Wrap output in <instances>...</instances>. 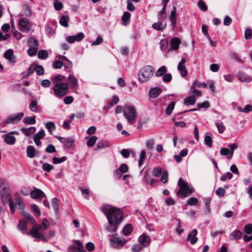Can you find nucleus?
Wrapping results in <instances>:
<instances>
[{"mask_svg":"<svg viewBox=\"0 0 252 252\" xmlns=\"http://www.w3.org/2000/svg\"><path fill=\"white\" fill-rule=\"evenodd\" d=\"M64 79V76L60 74L54 76L51 78L52 83L54 85L52 89L54 94L57 97L64 96L69 92L67 84L63 82Z\"/></svg>","mask_w":252,"mask_h":252,"instance_id":"obj_1","label":"nucleus"},{"mask_svg":"<svg viewBox=\"0 0 252 252\" xmlns=\"http://www.w3.org/2000/svg\"><path fill=\"white\" fill-rule=\"evenodd\" d=\"M101 210L106 216L109 224L120 223L123 219V214L120 210L109 205H103Z\"/></svg>","mask_w":252,"mask_h":252,"instance_id":"obj_2","label":"nucleus"},{"mask_svg":"<svg viewBox=\"0 0 252 252\" xmlns=\"http://www.w3.org/2000/svg\"><path fill=\"white\" fill-rule=\"evenodd\" d=\"M178 186L179 189L176 194L179 197H186L190 195L193 192V188L181 178L179 179Z\"/></svg>","mask_w":252,"mask_h":252,"instance_id":"obj_3","label":"nucleus"},{"mask_svg":"<svg viewBox=\"0 0 252 252\" xmlns=\"http://www.w3.org/2000/svg\"><path fill=\"white\" fill-rule=\"evenodd\" d=\"M154 68L151 65L143 66L138 73V79L142 82H146L153 75Z\"/></svg>","mask_w":252,"mask_h":252,"instance_id":"obj_4","label":"nucleus"},{"mask_svg":"<svg viewBox=\"0 0 252 252\" xmlns=\"http://www.w3.org/2000/svg\"><path fill=\"white\" fill-rule=\"evenodd\" d=\"M124 116L130 125L135 122L137 114L136 109L132 106L126 105L124 109Z\"/></svg>","mask_w":252,"mask_h":252,"instance_id":"obj_5","label":"nucleus"},{"mask_svg":"<svg viewBox=\"0 0 252 252\" xmlns=\"http://www.w3.org/2000/svg\"><path fill=\"white\" fill-rule=\"evenodd\" d=\"M53 67L56 69H59L63 66L67 68H71L72 67V63L66 57L64 56H57L55 58V60L53 62Z\"/></svg>","mask_w":252,"mask_h":252,"instance_id":"obj_6","label":"nucleus"},{"mask_svg":"<svg viewBox=\"0 0 252 252\" xmlns=\"http://www.w3.org/2000/svg\"><path fill=\"white\" fill-rule=\"evenodd\" d=\"M0 196L4 203L11 200L10 187L7 181H2L0 185Z\"/></svg>","mask_w":252,"mask_h":252,"instance_id":"obj_7","label":"nucleus"},{"mask_svg":"<svg viewBox=\"0 0 252 252\" xmlns=\"http://www.w3.org/2000/svg\"><path fill=\"white\" fill-rule=\"evenodd\" d=\"M15 201L18 206L19 209L21 210L20 213L24 217L26 220L29 221L31 224H35V220L28 213L24 211L25 206L21 197L19 196H17L15 198Z\"/></svg>","mask_w":252,"mask_h":252,"instance_id":"obj_8","label":"nucleus"},{"mask_svg":"<svg viewBox=\"0 0 252 252\" xmlns=\"http://www.w3.org/2000/svg\"><path fill=\"white\" fill-rule=\"evenodd\" d=\"M24 116V114L23 112L19 113L16 115H11L1 123V125L5 126L8 124H16L21 120Z\"/></svg>","mask_w":252,"mask_h":252,"instance_id":"obj_9","label":"nucleus"},{"mask_svg":"<svg viewBox=\"0 0 252 252\" xmlns=\"http://www.w3.org/2000/svg\"><path fill=\"white\" fill-rule=\"evenodd\" d=\"M19 134L18 131H12L7 134L2 135V137L6 144L9 145H13L15 143L16 139L15 137L13 136L12 134L19 135Z\"/></svg>","mask_w":252,"mask_h":252,"instance_id":"obj_10","label":"nucleus"},{"mask_svg":"<svg viewBox=\"0 0 252 252\" xmlns=\"http://www.w3.org/2000/svg\"><path fill=\"white\" fill-rule=\"evenodd\" d=\"M112 246L115 248H119L125 245L126 240L125 239H121L116 235H112L110 238Z\"/></svg>","mask_w":252,"mask_h":252,"instance_id":"obj_11","label":"nucleus"},{"mask_svg":"<svg viewBox=\"0 0 252 252\" xmlns=\"http://www.w3.org/2000/svg\"><path fill=\"white\" fill-rule=\"evenodd\" d=\"M18 25L20 29L24 32H28L31 27L30 21L26 18H22L19 19Z\"/></svg>","mask_w":252,"mask_h":252,"instance_id":"obj_12","label":"nucleus"},{"mask_svg":"<svg viewBox=\"0 0 252 252\" xmlns=\"http://www.w3.org/2000/svg\"><path fill=\"white\" fill-rule=\"evenodd\" d=\"M49 226V223L47 219H44L41 224L34 225L31 231L41 232L47 229Z\"/></svg>","mask_w":252,"mask_h":252,"instance_id":"obj_13","label":"nucleus"},{"mask_svg":"<svg viewBox=\"0 0 252 252\" xmlns=\"http://www.w3.org/2000/svg\"><path fill=\"white\" fill-rule=\"evenodd\" d=\"M31 197L34 199H42L43 197H46L44 193L40 189L33 188L30 192Z\"/></svg>","mask_w":252,"mask_h":252,"instance_id":"obj_14","label":"nucleus"},{"mask_svg":"<svg viewBox=\"0 0 252 252\" xmlns=\"http://www.w3.org/2000/svg\"><path fill=\"white\" fill-rule=\"evenodd\" d=\"M67 87L71 89L76 88L78 86V82L77 78L72 74H70L67 78Z\"/></svg>","mask_w":252,"mask_h":252,"instance_id":"obj_15","label":"nucleus"},{"mask_svg":"<svg viewBox=\"0 0 252 252\" xmlns=\"http://www.w3.org/2000/svg\"><path fill=\"white\" fill-rule=\"evenodd\" d=\"M3 56L10 63H14L16 62V58L14 55V52L12 49H9L6 51Z\"/></svg>","mask_w":252,"mask_h":252,"instance_id":"obj_16","label":"nucleus"},{"mask_svg":"<svg viewBox=\"0 0 252 252\" xmlns=\"http://www.w3.org/2000/svg\"><path fill=\"white\" fill-rule=\"evenodd\" d=\"M138 241L143 247H146L150 245L151 239L149 236L143 234L139 237Z\"/></svg>","mask_w":252,"mask_h":252,"instance_id":"obj_17","label":"nucleus"},{"mask_svg":"<svg viewBox=\"0 0 252 252\" xmlns=\"http://www.w3.org/2000/svg\"><path fill=\"white\" fill-rule=\"evenodd\" d=\"M186 60L183 59L178 65V70L180 71L181 76L185 77L187 75L188 72L185 67Z\"/></svg>","mask_w":252,"mask_h":252,"instance_id":"obj_18","label":"nucleus"},{"mask_svg":"<svg viewBox=\"0 0 252 252\" xmlns=\"http://www.w3.org/2000/svg\"><path fill=\"white\" fill-rule=\"evenodd\" d=\"M197 234V231L196 229H194L192 230L188 235V240L192 245L195 244L197 241L198 239L196 237Z\"/></svg>","mask_w":252,"mask_h":252,"instance_id":"obj_19","label":"nucleus"},{"mask_svg":"<svg viewBox=\"0 0 252 252\" xmlns=\"http://www.w3.org/2000/svg\"><path fill=\"white\" fill-rule=\"evenodd\" d=\"M27 234L32 236L33 238L39 239L43 242H47V241L45 236L41 232L31 231L28 232Z\"/></svg>","mask_w":252,"mask_h":252,"instance_id":"obj_20","label":"nucleus"},{"mask_svg":"<svg viewBox=\"0 0 252 252\" xmlns=\"http://www.w3.org/2000/svg\"><path fill=\"white\" fill-rule=\"evenodd\" d=\"M169 18L171 22V26L173 29H175L177 24L176 8L173 7V10L171 11Z\"/></svg>","mask_w":252,"mask_h":252,"instance_id":"obj_21","label":"nucleus"},{"mask_svg":"<svg viewBox=\"0 0 252 252\" xmlns=\"http://www.w3.org/2000/svg\"><path fill=\"white\" fill-rule=\"evenodd\" d=\"M162 92V89L158 87L151 88L149 92V96L151 98H156L158 97Z\"/></svg>","mask_w":252,"mask_h":252,"instance_id":"obj_22","label":"nucleus"},{"mask_svg":"<svg viewBox=\"0 0 252 252\" xmlns=\"http://www.w3.org/2000/svg\"><path fill=\"white\" fill-rule=\"evenodd\" d=\"M70 21V18L68 15H62L59 20V23L61 26L64 28H67L69 26L68 22Z\"/></svg>","mask_w":252,"mask_h":252,"instance_id":"obj_23","label":"nucleus"},{"mask_svg":"<svg viewBox=\"0 0 252 252\" xmlns=\"http://www.w3.org/2000/svg\"><path fill=\"white\" fill-rule=\"evenodd\" d=\"M197 83V80H194L192 87L190 89V93L192 94V96L194 98L196 96H200L201 95V92L198 90H197L195 89V84Z\"/></svg>","mask_w":252,"mask_h":252,"instance_id":"obj_24","label":"nucleus"},{"mask_svg":"<svg viewBox=\"0 0 252 252\" xmlns=\"http://www.w3.org/2000/svg\"><path fill=\"white\" fill-rule=\"evenodd\" d=\"M32 12L30 7L28 5H25L23 7L22 11L20 13V16L22 17H31Z\"/></svg>","mask_w":252,"mask_h":252,"instance_id":"obj_25","label":"nucleus"},{"mask_svg":"<svg viewBox=\"0 0 252 252\" xmlns=\"http://www.w3.org/2000/svg\"><path fill=\"white\" fill-rule=\"evenodd\" d=\"M242 236V232L240 230H235L230 234L229 239L230 240H237L240 239Z\"/></svg>","mask_w":252,"mask_h":252,"instance_id":"obj_26","label":"nucleus"},{"mask_svg":"<svg viewBox=\"0 0 252 252\" xmlns=\"http://www.w3.org/2000/svg\"><path fill=\"white\" fill-rule=\"evenodd\" d=\"M181 43L180 40L177 37L173 38L170 40V46L171 49L176 50L178 49Z\"/></svg>","mask_w":252,"mask_h":252,"instance_id":"obj_27","label":"nucleus"},{"mask_svg":"<svg viewBox=\"0 0 252 252\" xmlns=\"http://www.w3.org/2000/svg\"><path fill=\"white\" fill-rule=\"evenodd\" d=\"M18 229L21 231L23 234H26L27 230V222L24 220H20L18 225Z\"/></svg>","mask_w":252,"mask_h":252,"instance_id":"obj_28","label":"nucleus"},{"mask_svg":"<svg viewBox=\"0 0 252 252\" xmlns=\"http://www.w3.org/2000/svg\"><path fill=\"white\" fill-rule=\"evenodd\" d=\"M238 78L241 82H250L251 80V78L250 76L241 71L239 72Z\"/></svg>","mask_w":252,"mask_h":252,"instance_id":"obj_29","label":"nucleus"},{"mask_svg":"<svg viewBox=\"0 0 252 252\" xmlns=\"http://www.w3.org/2000/svg\"><path fill=\"white\" fill-rule=\"evenodd\" d=\"M36 128L32 126L29 128H22L21 131L25 135L30 136L31 134L34 133L35 132Z\"/></svg>","mask_w":252,"mask_h":252,"instance_id":"obj_30","label":"nucleus"},{"mask_svg":"<svg viewBox=\"0 0 252 252\" xmlns=\"http://www.w3.org/2000/svg\"><path fill=\"white\" fill-rule=\"evenodd\" d=\"M121 154L124 158H127L130 155L135 157V153L132 150L124 149L121 150Z\"/></svg>","mask_w":252,"mask_h":252,"instance_id":"obj_31","label":"nucleus"},{"mask_svg":"<svg viewBox=\"0 0 252 252\" xmlns=\"http://www.w3.org/2000/svg\"><path fill=\"white\" fill-rule=\"evenodd\" d=\"M220 154L221 156H226L228 159L231 158L233 156L232 152H231L230 150L227 148H222L220 151Z\"/></svg>","mask_w":252,"mask_h":252,"instance_id":"obj_32","label":"nucleus"},{"mask_svg":"<svg viewBox=\"0 0 252 252\" xmlns=\"http://www.w3.org/2000/svg\"><path fill=\"white\" fill-rule=\"evenodd\" d=\"M74 245L75 246H72L70 247V250L76 249L77 252H80L84 249L82 243L78 240L75 241Z\"/></svg>","mask_w":252,"mask_h":252,"instance_id":"obj_33","label":"nucleus"},{"mask_svg":"<svg viewBox=\"0 0 252 252\" xmlns=\"http://www.w3.org/2000/svg\"><path fill=\"white\" fill-rule=\"evenodd\" d=\"M36 117L35 116L32 117H26L23 119V122L26 124L33 125L36 123Z\"/></svg>","mask_w":252,"mask_h":252,"instance_id":"obj_34","label":"nucleus"},{"mask_svg":"<svg viewBox=\"0 0 252 252\" xmlns=\"http://www.w3.org/2000/svg\"><path fill=\"white\" fill-rule=\"evenodd\" d=\"M35 149L33 146H29L27 149V155L30 158H33L35 156Z\"/></svg>","mask_w":252,"mask_h":252,"instance_id":"obj_35","label":"nucleus"},{"mask_svg":"<svg viewBox=\"0 0 252 252\" xmlns=\"http://www.w3.org/2000/svg\"><path fill=\"white\" fill-rule=\"evenodd\" d=\"M196 102V99L192 96H189L184 100V104L186 105H193Z\"/></svg>","mask_w":252,"mask_h":252,"instance_id":"obj_36","label":"nucleus"},{"mask_svg":"<svg viewBox=\"0 0 252 252\" xmlns=\"http://www.w3.org/2000/svg\"><path fill=\"white\" fill-rule=\"evenodd\" d=\"M119 223H114L112 224H109V225L106 227V229L109 232H116L118 227L117 225Z\"/></svg>","mask_w":252,"mask_h":252,"instance_id":"obj_37","label":"nucleus"},{"mask_svg":"<svg viewBox=\"0 0 252 252\" xmlns=\"http://www.w3.org/2000/svg\"><path fill=\"white\" fill-rule=\"evenodd\" d=\"M110 145V144L108 142L101 141L97 144L96 147L97 149H102L105 148L109 147Z\"/></svg>","mask_w":252,"mask_h":252,"instance_id":"obj_38","label":"nucleus"},{"mask_svg":"<svg viewBox=\"0 0 252 252\" xmlns=\"http://www.w3.org/2000/svg\"><path fill=\"white\" fill-rule=\"evenodd\" d=\"M166 26V24H163L161 23H155L153 24L152 27L155 30L158 31H162L165 28Z\"/></svg>","mask_w":252,"mask_h":252,"instance_id":"obj_39","label":"nucleus"},{"mask_svg":"<svg viewBox=\"0 0 252 252\" xmlns=\"http://www.w3.org/2000/svg\"><path fill=\"white\" fill-rule=\"evenodd\" d=\"M45 126L48 129L49 132L51 134H52L53 131H54L56 128V126L54 123L52 122L47 123L45 125Z\"/></svg>","mask_w":252,"mask_h":252,"instance_id":"obj_40","label":"nucleus"},{"mask_svg":"<svg viewBox=\"0 0 252 252\" xmlns=\"http://www.w3.org/2000/svg\"><path fill=\"white\" fill-rule=\"evenodd\" d=\"M132 226L131 224H128L126 225L123 228V233L125 235H128L132 231Z\"/></svg>","mask_w":252,"mask_h":252,"instance_id":"obj_41","label":"nucleus"},{"mask_svg":"<svg viewBox=\"0 0 252 252\" xmlns=\"http://www.w3.org/2000/svg\"><path fill=\"white\" fill-rule=\"evenodd\" d=\"M145 178L146 182L147 183L149 184L152 186H154L158 182L157 180H155L154 179L152 178L148 174L145 175Z\"/></svg>","mask_w":252,"mask_h":252,"instance_id":"obj_42","label":"nucleus"},{"mask_svg":"<svg viewBox=\"0 0 252 252\" xmlns=\"http://www.w3.org/2000/svg\"><path fill=\"white\" fill-rule=\"evenodd\" d=\"M167 71L166 68L165 66L160 67L156 72V75L157 77L161 76L164 75Z\"/></svg>","mask_w":252,"mask_h":252,"instance_id":"obj_43","label":"nucleus"},{"mask_svg":"<svg viewBox=\"0 0 252 252\" xmlns=\"http://www.w3.org/2000/svg\"><path fill=\"white\" fill-rule=\"evenodd\" d=\"M130 17V14L128 12L126 11L124 12L122 17V20L124 22V25H126L128 23V21L129 20Z\"/></svg>","mask_w":252,"mask_h":252,"instance_id":"obj_44","label":"nucleus"},{"mask_svg":"<svg viewBox=\"0 0 252 252\" xmlns=\"http://www.w3.org/2000/svg\"><path fill=\"white\" fill-rule=\"evenodd\" d=\"M146 157V151L142 150L140 152L139 158L138 160L139 166H140L143 164V161L145 160Z\"/></svg>","mask_w":252,"mask_h":252,"instance_id":"obj_45","label":"nucleus"},{"mask_svg":"<svg viewBox=\"0 0 252 252\" xmlns=\"http://www.w3.org/2000/svg\"><path fill=\"white\" fill-rule=\"evenodd\" d=\"M48 56V53L47 51L41 50L38 53V57L41 59H45Z\"/></svg>","mask_w":252,"mask_h":252,"instance_id":"obj_46","label":"nucleus"},{"mask_svg":"<svg viewBox=\"0 0 252 252\" xmlns=\"http://www.w3.org/2000/svg\"><path fill=\"white\" fill-rule=\"evenodd\" d=\"M175 102L174 101L172 102L171 103L169 104V105L167 106V107L166 109V114L167 115H170L175 107Z\"/></svg>","mask_w":252,"mask_h":252,"instance_id":"obj_47","label":"nucleus"},{"mask_svg":"<svg viewBox=\"0 0 252 252\" xmlns=\"http://www.w3.org/2000/svg\"><path fill=\"white\" fill-rule=\"evenodd\" d=\"M216 125L220 133H222L225 130V126L222 122H217Z\"/></svg>","mask_w":252,"mask_h":252,"instance_id":"obj_48","label":"nucleus"},{"mask_svg":"<svg viewBox=\"0 0 252 252\" xmlns=\"http://www.w3.org/2000/svg\"><path fill=\"white\" fill-rule=\"evenodd\" d=\"M97 139V137L96 136H92L88 140V142H87V146L88 147H92L93 146L96 140Z\"/></svg>","mask_w":252,"mask_h":252,"instance_id":"obj_49","label":"nucleus"},{"mask_svg":"<svg viewBox=\"0 0 252 252\" xmlns=\"http://www.w3.org/2000/svg\"><path fill=\"white\" fill-rule=\"evenodd\" d=\"M30 109L34 112H36L37 111V101L35 100H33L31 104H30Z\"/></svg>","mask_w":252,"mask_h":252,"instance_id":"obj_50","label":"nucleus"},{"mask_svg":"<svg viewBox=\"0 0 252 252\" xmlns=\"http://www.w3.org/2000/svg\"><path fill=\"white\" fill-rule=\"evenodd\" d=\"M204 143L208 147H211L212 146V139L211 135H205L204 137Z\"/></svg>","mask_w":252,"mask_h":252,"instance_id":"obj_51","label":"nucleus"},{"mask_svg":"<svg viewBox=\"0 0 252 252\" xmlns=\"http://www.w3.org/2000/svg\"><path fill=\"white\" fill-rule=\"evenodd\" d=\"M67 158L66 157H63L61 158L54 157L53 158V162L54 164H58L65 161Z\"/></svg>","mask_w":252,"mask_h":252,"instance_id":"obj_52","label":"nucleus"},{"mask_svg":"<svg viewBox=\"0 0 252 252\" xmlns=\"http://www.w3.org/2000/svg\"><path fill=\"white\" fill-rule=\"evenodd\" d=\"M162 169L160 168H155L153 169L152 173L153 176L156 177H159L162 174Z\"/></svg>","mask_w":252,"mask_h":252,"instance_id":"obj_53","label":"nucleus"},{"mask_svg":"<svg viewBox=\"0 0 252 252\" xmlns=\"http://www.w3.org/2000/svg\"><path fill=\"white\" fill-rule=\"evenodd\" d=\"M232 178V174L231 173L228 172L223 175H222L220 177V180L222 181H225L227 180H230Z\"/></svg>","mask_w":252,"mask_h":252,"instance_id":"obj_54","label":"nucleus"},{"mask_svg":"<svg viewBox=\"0 0 252 252\" xmlns=\"http://www.w3.org/2000/svg\"><path fill=\"white\" fill-rule=\"evenodd\" d=\"M73 140L72 139L68 138L66 139L64 143V146L66 148H70L72 146L73 144Z\"/></svg>","mask_w":252,"mask_h":252,"instance_id":"obj_55","label":"nucleus"},{"mask_svg":"<svg viewBox=\"0 0 252 252\" xmlns=\"http://www.w3.org/2000/svg\"><path fill=\"white\" fill-rule=\"evenodd\" d=\"M42 168L44 171L49 172L51 170L53 169L54 167L49 163H44L42 164Z\"/></svg>","mask_w":252,"mask_h":252,"instance_id":"obj_56","label":"nucleus"},{"mask_svg":"<svg viewBox=\"0 0 252 252\" xmlns=\"http://www.w3.org/2000/svg\"><path fill=\"white\" fill-rule=\"evenodd\" d=\"M166 6H163L162 9H161V10L160 11V12H159V13L158 15V17L159 20L162 21L164 19L165 17L163 15L166 13Z\"/></svg>","mask_w":252,"mask_h":252,"instance_id":"obj_57","label":"nucleus"},{"mask_svg":"<svg viewBox=\"0 0 252 252\" xmlns=\"http://www.w3.org/2000/svg\"><path fill=\"white\" fill-rule=\"evenodd\" d=\"M245 37L249 39L252 38V30L251 28H247L245 31Z\"/></svg>","mask_w":252,"mask_h":252,"instance_id":"obj_58","label":"nucleus"},{"mask_svg":"<svg viewBox=\"0 0 252 252\" xmlns=\"http://www.w3.org/2000/svg\"><path fill=\"white\" fill-rule=\"evenodd\" d=\"M45 31L46 34L49 36H51L54 34V30L48 26L45 27Z\"/></svg>","mask_w":252,"mask_h":252,"instance_id":"obj_59","label":"nucleus"},{"mask_svg":"<svg viewBox=\"0 0 252 252\" xmlns=\"http://www.w3.org/2000/svg\"><path fill=\"white\" fill-rule=\"evenodd\" d=\"M54 6L56 10L60 11L63 9V4L60 1H55L54 3Z\"/></svg>","mask_w":252,"mask_h":252,"instance_id":"obj_60","label":"nucleus"},{"mask_svg":"<svg viewBox=\"0 0 252 252\" xmlns=\"http://www.w3.org/2000/svg\"><path fill=\"white\" fill-rule=\"evenodd\" d=\"M198 203V199L195 197H191L189 198L187 201V204L189 205L192 206L195 205Z\"/></svg>","mask_w":252,"mask_h":252,"instance_id":"obj_61","label":"nucleus"},{"mask_svg":"<svg viewBox=\"0 0 252 252\" xmlns=\"http://www.w3.org/2000/svg\"><path fill=\"white\" fill-rule=\"evenodd\" d=\"M35 71L38 75H42L44 74V69L41 65H36L35 67Z\"/></svg>","mask_w":252,"mask_h":252,"instance_id":"obj_62","label":"nucleus"},{"mask_svg":"<svg viewBox=\"0 0 252 252\" xmlns=\"http://www.w3.org/2000/svg\"><path fill=\"white\" fill-rule=\"evenodd\" d=\"M245 232L247 234H250L252 233V224L249 223L244 227Z\"/></svg>","mask_w":252,"mask_h":252,"instance_id":"obj_63","label":"nucleus"},{"mask_svg":"<svg viewBox=\"0 0 252 252\" xmlns=\"http://www.w3.org/2000/svg\"><path fill=\"white\" fill-rule=\"evenodd\" d=\"M143 246L142 247L140 245L135 244L131 247V251L132 252H139L142 249Z\"/></svg>","mask_w":252,"mask_h":252,"instance_id":"obj_64","label":"nucleus"}]
</instances>
